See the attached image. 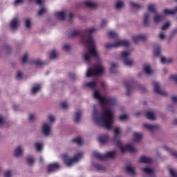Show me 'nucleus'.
Returning <instances> with one entry per match:
<instances>
[{"label":"nucleus","mask_w":177,"mask_h":177,"mask_svg":"<svg viewBox=\"0 0 177 177\" xmlns=\"http://www.w3.org/2000/svg\"><path fill=\"white\" fill-rule=\"evenodd\" d=\"M81 157H82V153L76 154L73 158L68 157V155L67 153H64L62 156L64 162L66 164V165H67V167H71V165H73L74 162H77V161H78V160H80Z\"/></svg>","instance_id":"5"},{"label":"nucleus","mask_w":177,"mask_h":177,"mask_svg":"<svg viewBox=\"0 0 177 177\" xmlns=\"http://www.w3.org/2000/svg\"><path fill=\"white\" fill-rule=\"evenodd\" d=\"M84 4L87 8H91V9H96L97 8V4L92 2V1H86Z\"/></svg>","instance_id":"28"},{"label":"nucleus","mask_w":177,"mask_h":177,"mask_svg":"<svg viewBox=\"0 0 177 177\" xmlns=\"http://www.w3.org/2000/svg\"><path fill=\"white\" fill-rule=\"evenodd\" d=\"M60 168V165L57 162L52 163L48 165L47 172L50 174V172H53V171H56V169H59Z\"/></svg>","instance_id":"12"},{"label":"nucleus","mask_w":177,"mask_h":177,"mask_svg":"<svg viewBox=\"0 0 177 177\" xmlns=\"http://www.w3.org/2000/svg\"><path fill=\"white\" fill-rule=\"evenodd\" d=\"M131 45V43H129V41L128 40H118L116 42L113 44H106L105 45L106 49H110L111 48H118L120 46H125L126 48H128Z\"/></svg>","instance_id":"7"},{"label":"nucleus","mask_w":177,"mask_h":177,"mask_svg":"<svg viewBox=\"0 0 177 177\" xmlns=\"http://www.w3.org/2000/svg\"><path fill=\"white\" fill-rule=\"evenodd\" d=\"M124 6V3L121 1H118L116 3L115 8L116 9H121Z\"/></svg>","instance_id":"43"},{"label":"nucleus","mask_w":177,"mask_h":177,"mask_svg":"<svg viewBox=\"0 0 177 177\" xmlns=\"http://www.w3.org/2000/svg\"><path fill=\"white\" fill-rule=\"evenodd\" d=\"M144 128L146 129H149V131H151V132H153V131H156V129H158L159 126L158 125H151L147 123L144 124Z\"/></svg>","instance_id":"20"},{"label":"nucleus","mask_w":177,"mask_h":177,"mask_svg":"<svg viewBox=\"0 0 177 177\" xmlns=\"http://www.w3.org/2000/svg\"><path fill=\"white\" fill-rule=\"evenodd\" d=\"M19 27V19L17 17L14 18L10 22V28L12 30H16Z\"/></svg>","instance_id":"18"},{"label":"nucleus","mask_w":177,"mask_h":177,"mask_svg":"<svg viewBox=\"0 0 177 177\" xmlns=\"http://www.w3.org/2000/svg\"><path fill=\"white\" fill-rule=\"evenodd\" d=\"M120 128L117 127L114 129L115 136L113 138V141H117L118 147L120 149L122 153H125L126 151H129L130 153H136V149H135L131 145H127L125 147L122 146L121 141L118 140V136H120Z\"/></svg>","instance_id":"3"},{"label":"nucleus","mask_w":177,"mask_h":177,"mask_svg":"<svg viewBox=\"0 0 177 177\" xmlns=\"http://www.w3.org/2000/svg\"><path fill=\"white\" fill-rule=\"evenodd\" d=\"M115 151H109L105 155H102L99 152L93 151V156L95 158L100 160V161H106L107 158H114L115 157Z\"/></svg>","instance_id":"6"},{"label":"nucleus","mask_w":177,"mask_h":177,"mask_svg":"<svg viewBox=\"0 0 177 177\" xmlns=\"http://www.w3.org/2000/svg\"><path fill=\"white\" fill-rule=\"evenodd\" d=\"M39 89H41V86L39 84H38L32 88V93H37V92H38V91H39Z\"/></svg>","instance_id":"41"},{"label":"nucleus","mask_w":177,"mask_h":177,"mask_svg":"<svg viewBox=\"0 0 177 177\" xmlns=\"http://www.w3.org/2000/svg\"><path fill=\"white\" fill-rule=\"evenodd\" d=\"M25 23H26V28H30L31 27V19H26Z\"/></svg>","instance_id":"47"},{"label":"nucleus","mask_w":177,"mask_h":177,"mask_svg":"<svg viewBox=\"0 0 177 177\" xmlns=\"http://www.w3.org/2000/svg\"><path fill=\"white\" fill-rule=\"evenodd\" d=\"M108 37H109V38H118V34H117V32H115L113 30H111L108 33Z\"/></svg>","instance_id":"38"},{"label":"nucleus","mask_w":177,"mask_h":177,"mask_svg":"<svg viewBox=\"0 0 177 177\" xmlns=\"http://www.w3.org/2000/svg\"><path fill=\"white\" fill-rule=\"evenodd\" d=\"M169 174H170L171 176L177 177V173L176 171H174V169H169Z\"/></svg>","instance_id":"50"},{"label":"nucleus","mask_w":177,"mask_h":177,"mask_svg":"<svg viewBox=\"0 0 177 177\" xmlns=\"http://www.w3.org/2000/svg\"><path fill=\"white\" fill-rule=\"evenodd\" d=\"M144 71L147 75H150L153 71H151V68L150 67V65L145 64L144 65Z\"/></svg>","instance_id":"30"},{"label":"nucleus","mask_w":177,"mask_h":177,"mask_svg":"<svg viewBox=\"0 0 177 177\" xmlns=\"http://www.w3.org/2000/svg\"><path fill=\"white\" fill-rule=\"evenodd\" d=\"M82 116V111L78 110L75 114L74 122H80V120H81Z\"/></svg>","instance_id":"23"},{"label":"nucleus","mask_w":177,"mask_h":177,"mask_svg":"<svg viewBox=\"0 0 177 177\" xmlns=\"http://www.w3.org/2000/svg\"><path fill=\"white\" fill-rule=\"evenodd\" d=\"M35 147H36L37 151H41V150H42V145H41V143H39V142H37L35 144Z\"/></svg>","instance_id":"48"},{"label":"nucleus","mask_w":177,"mask_h":177,"mask_svg":"<svg viewBox=\"0 0 177 177\" xmlns=\"http://www.w3.org/2000/svg\"><path fill=\"white\" fill-rule=\"evenodd\" d=\"M131 55V53L129 51H123L121 53V56L123 58L124 64L125 66H132L133 64V61L129 59L128 57Z\"/></svg>","instance_id":"9"},{"label":"nucleus","mask_w":177,"mask_h":177,"mask_svg":"<svg viewBox=\"0 0 177 177\" xmlns=\"http://www.w3.org/2000/svg\"><path fill=\"white\" fill-rule=\"evenodd\" d=\"M117 67H118V64H117L115 63H112L111 68H110V72L112 74H116V73H117Z\"/></svg>","instance_id":"34"},{"label":"nucleus","mask_w":177,"mask_h":177,"mask_svg":"<svg viewBox=\"0 0 177 177\" xmlns=\"http://www.w3.org/2000/svg\"><path fill=\"white\" fill-rule=\"evenodd\" d=\"M144 172L147 174V175H149L150 177H156L154 175V171H153V169H150L149 167H145L143 169Z\"/></svg>","instance_id":"25"},{"label":"nucleus","mask_w":177,"mask_h":177,"mask_svg":"<svg viewBox=\"0 0 177 177\" xmlns=\"http://www.w3.org/2000/svg\"><path fill=\"white\" fill-rule=\"evenodd\" d=\"M23 2H24V0H15L14 5H20V3H23Z\"/></svg>","instance_id":"57"},{"label":"nucleus","mask_w":177,"mask_h":177,"mask_svg":"<svg viewBox=\"0 0 177 177\" xmlns=\"http://www.w3.org/2000/svg\"><path fill=\"white\" fill-rule=\"evenodd\" d=\"M4 176L5 177H10L12 176V171L9 170L4 172Z\"/></svg>","instance_id":"55"},{"label":"nucleus","mask_w":177,"mask_h":177,"mask_svg":"<svg viewBox=\"0 0 177 177\" xmlns=\"http://www.w3.org/2000/svg\"><path fill=\"white\" fill-rule=\"evenodd\" d=\"M43 133L46 136H48L50 133V126L48 125L47 123H44L43 125Z\"/></svg>","instance_id":"17"},{"label":"nucleus","mask_w":177,"mask_h":177,"mask_svg":"<svg viewBox=\"0 0 177 177\" xmlns=\"http://www.w3.org/2000/svg\"><path fill=\"white\" fill-rule=\"evenodd\" d=\"M93 118L94 122L96 125H98V127H104V128H106L108 131L111 129V124H113L114 120L111 110L105 108L103 110V115H102V113L95 109L93 113Z\"/></svg>","instance_id":"2"},{"label":"nucleus","mask_w":177,"mask_h":177,"mask_svg":"<svg viewBox=\"0 0 177 177\" xmlns=\"http://www.w3.org/2000/svg\"><path fill=\"white\" fill-rule=\"evenodd\" d=\"M106 24H107V21L106 19H104L102 21L101 27H104Z\"/></svg>","instance_id":"61"},{"label":"nucleus","mask_w":177,"mask_h":177,"mask_svg":"<svg viewBox=\"0 0 177 177\" xmlns=\"http://www.w3.org/2000/svg\"><path fill=\"white\" fill-rule=\"evenodd\" d=\"M28 59V53H25L24 57L21 58V62L27 63Z\"/></svg>","instance_id":"45"},{"label":"nucleus","mask_w":177,"mask_h":177,"mask_svg":"<svg viewBox=\"0 0 177 177\" xmlns=\"http://www.w3.org/2000/svg\"><path fill=\"white\" fill-rule=\"evenodd\" d=\"M159 38L160 39H165V35L164 33H162V32L160 33Z\"/></svg>","instance_id":"62"},{"label":"nucleus","mask_w":177,"mask_h":177,"mask_svg":"<svg viewBox=\"0 0 177 177\" xmlns=\"http://www.w3.org/2000/svg\"><path fill=\"white\" fill-rule=\"evenodd\" d=\"M85 86H87L91 89H97V84L96 82H89L85 84Z\"/></svg>","instance_id":"26"},{"label":"nucleus","mask_w":177,"mask_h":177,"mask_svg":"<svg viewBox=\"0 0 177 177\" xmlns=\"http://www.w3.org/2000/svg\"><path fill=\"white\" fill-rule=\"evenodd\" d=\"M171 100L173 103H177V96L176 95H173L171 97Z\"/></svg>","instance_id":"60"},{"label":"nucleus","mask_w":177,"mask_h":177,"mask_svg":"<svg viewBox=\"0 0 177 177\" xmlns=\"http://www.w3.org/2000/svg\"><path fill=\"white\" fill-rule=\"evenodd\" d=\"M153 85L156 93H158V95H161L162 96H167V95H168L166 91L162 90L161 88H160V84L158 82H153Z\"/></svg>","instance_id":"10"},{"label":"nucleus","mask_w":177,"mask_h":177,"mask_svg":"<svg viewBox=\"0 0 177 177\" xmlns=\"http://www.w3.org/2000/svg\"><path fill=\"white\" fill-rule=\"evenodd\" d=\"M57 56H59V53L57 52H56V50H53L50 54V59H57Z\"/></svg>","instance_id":"36"},{"label":"nucleus","mask_w":177,"mask_h":177,"mask_svg":"<svg viewBox=\"0 0 177 177\" xmlns=\"http://www.w3.org/2000/svg\"><path fill=\"white\" fill-rule=\"evenodd\" d=\"M21 77H22V73H21V72L19 71L17 74L16 78L17 80H20V78H21Z\"/></svg>","instance_id":"59"},{"label":"nucleus","mask_w":177,"mask_h":177,"mask_svg":"<svg viewBox=\"0 0 177 177\" xmlns=\"http://www.w3.org/2000/svg\"><path fill=\"white\" fill-rule=\"evenodd\" d=\"M72 143H76L79 146H82V145H84V140H82V138L81 137H78L73 139Z\"/></svg>","instance_id":"29"},{"label":"nucleus","mask_w":177,"mask_h":177,"mask_svg":"<svg viewBox=\"0 0 177 177\" xmlns=\"http://www.w3.org/2000/svg\"><path fill=\"white\" fill-rule=\"evenodd\" d=\"M177 12V6L174 10L165 9L164 15H175Z\"/></svg>","instance_id":"31"},{"label":"nucleus","mask_w":177,"mask_h":177,"mask_svg":"<svg viewBox=\"0 0 177 177\" xmlns=\"http://www.w3.org/2000/svg\"><path fill=\"white\" fill-rule=\"evenodd\" d=\"M149 12H152V13H155V16L153 17L154 23H160V21H162L164 20V15H161L160 14H157V10H156V5L151 4L148 6Z\"/></svg>","instance_id":"8"},{"label":"nucleus","mask_w":177,"mask_h":177,"mask_svg":"<svg viewBox=\"0 0 177 177\" xmlns=\"http://www.w3.org/2000/svg\"><path fill=\"white\" fill-rule=\"evenodd\" d=\"M3 124H4L3 118H2V115H0V125H3Z\"/></svg>","instance_id":"64"},{"label":"nucleus","mask_w":177,"mask_h":177,"mask_svg":"<svg viewBox=\"0 0 177 177\" xmlns=\"http://www.w3.org/2000/svg\"><path fill=\"white\" fill-rule=\"evenodd\" d=\"M142 133H134V142H140L142 140Z\"/></svg>","instance_id":"32"},{"label":"nucleus","mask_w":177,"mask_h":177,"mask_svg":"<svg viewBox=\"0 0 177 177\" xmlns=\"http://www.w3.org/2000/svg\"><path fill=\"white\" fill-rule=\"evenodd\" d=\"M96 31L95 28L86 29L83 32L78 30H73L68 33L69 38H75L79 37L86 48H90L88 53H86L84 55V59L86 63L91 62V56L93 57H97V52H96V46L95 45V40L92 34Z\"/></svg>","instance_id":"1"},{"label":"nucleus","mask_w":177,"mask_h":177,"mask_svg":"<svg viewBox=\"0 0 177 177\" xmlns=\"http://www.w3.org/2000/svg\"><path fill=\"white\" fill-rule=\"evenodd\" d=\"M169 80H173L177 84V75H171L169 76Z\"/></svg>","instance_id":"51"},{"label":"nucleus","mask_w":177,"mask_h":177,"mask_svg":"<svg viewBox=\"0 0 177 177\" xmlns=\"http://www.w3.org/2000/svg\"><path fill=\"white\" fill-rule=\"evenodd\" d=\"M26 161H27L28 164H29V165L34 164V162H35L34 157H32V156L28 157V158L26 159Z\"/></svg>","instance_id":"42"},{"label":"nucleus","mask_w":177,"mask_h":177,"mask_svg":"<svg viewBox=\"0 0 177 177\" xmlns=\"http://www.w3.org/2000/svg\"><path fill=\"white\" fill-rule=\"evenodd\" d=\"M55 16L59 20H66V17H67V14L64 11L57 12H55Z\"/></svg>","instance_id":"19"},{"label":"nucleus","mask_w":177,"mask_h":177,"mask_svg":"<svg viewBox=\"0 0 177 177\" xmlns=\"http://www.w3.org/2000/svg\"><path fill=\"white\" fill-rule=\"evenodd\" d=\"M94 97L95 99H97L98 100H100L101 106L102 104H104V100L106 99V97H102V94H100V93L97 90H95L94 91Z\"/></svg>","instance_id":"13"},{"label":"nucleus","mask_w":177,"mask_h":177,"mask_svg":"<svg viewBox=\"0 0 177 177\" xmlns=\"http://www.w3.org/2000/svg\"><path fill=\"white\" fill-rule=\"evenodd\" d=\"M140 162H143L144 164H151L153 160L150 158H147L146 156H141L140 158Z\"/></svg>","instance_id":"21"},{"label":"nucleus","mask_w":177,"mask_h":177,"mask_svg":"<svg viewBox=\"0 0 177 177\" xmlns=\"http://www.w3.org/2000/svg\"><path fill=\"white\" fill-rule=\"evenodd\" d=\"M145 118L147 120H151V121H154L156 120V115L153 112L149 111L145 114Z\"/></svg>","instance_id":"27"},{"label":"nucleus","mask_w":177,"mask_h":177,"mask_svg":"<svg viewBox=\"0 0 177 177\" xmlns=\"http://www.w3.org/2000/svg\"><path fill=\"white\" fill-rule=\"evenodd\" d=\"M161 63H162V64H165V63H172V58H170L169 59H167L165 57H162L161 59Z\"/></svg>","instance_id":"39"},{"label":"nucleus","mask_w":177,"mask_h":177,"mask_svg":"<svg viewBox=\"0 0 177 177\" xmlns=\"http://www.w3.org/2000/svg\"><path fill=\"white\" fill-rule=\"evenodd\" d=\"M147 39V36L144 35H140L134 36L133 37V41L134 44H138L139 41H146Z\"/></svg>","instance_id":"15"},{"label":"nucleus","mask_w":177,"mask_h":177,"mask_svg":"<svg viewBox=\"0 0 177 177\" xmlns=\"http://www.w3.org/2000/svg\"><path fill=\"white\" fill-rule=\"evenodd\" d=\"M35 118V115L34 114H30L29 116V121H32Z\"/></svg>","instance_id":"63"},{"label":"nucleus","mask_w":177,"mask_h":177,"mask_svg":"<svg viewBox=\"0 0 177 177\" xmlns=\"http://www.w3.org/2000/svg\"><path fill=\"white\" fill-rule=\"evenodd\" d=\"M48 120L50 121V122H54L55 121V116L53 115H50L48 116Z\"/></svg>","instance_id":"58"},{"label":"nucleus","mask_w":177,"mask_h":177,"mask_svg":"<svg viewBox=\"0 0 177 177\" xmlns=\"http://www.w3.org/2000/svg\"><path fill=\"white\" fill-rule=\"evenodd\" d=\"M115 103H117V101L115 99L112 98H106L105 97V100L104 101V104L101 105L102 107H104L106 105L108 104V106H115Z\"/></svg>","instance_id":"14"},{"label":"nucleus","mask_w":177,"mask_h":177,"mask_svg":"<svg viewBox=\"0 0 177 177\" xmlns=\"http://www.w3.org/2000/svg\"><path fill=\"white\" fill-rule=\"evenodd\" d=\"M46 12V9L45 8H41L39 12H38V16H42L44 13Z\"/></svg>","instance_id":"54"},{"label":"nucleus","mask_w":177,"mask_h":177,"mask_svg":"<svg viewBox=\"0 0 177 177\" xmlns=\"http://www.w3.org/2000/svg\"><path fill=\"white\" fill-rule=\"evenodd\" d=\"M98 142H100V143H101L102 145L107 143V142H109V135L104 134L100 136L98 138Z\"/></svg>","instance_id":"16"},{"label":"nucleus","mask_w":177,"mask_h":177,"mask_svg":"<svg viewBox=\"0 0 177 177\" xmlns=\"http://www.w3.org/2000/svg\"><path fill=\"white\" fill-rule=\"evenodd\" d=\"M130 5L132 8H135L136 9H140V8H142V6L133 1L130 2Z\"/></svg>","instance_id":"40"},{"label":"nucleus","mask_w":177,"mask_h":177,"mask_svg":"<svg viewBox=\"0 0 177 177\" xmlns=\"http://www.w3.org/2000/svg\"><path fill=\"white\" fill-rule=\"evenodd\" d=\"M119 120H120V121H125L126 120H128V115H122L121 116H120Z\"/></svg>","instance_id":"49"},{"label":"nucleus","mask_w":177,"mask_h":177,"mask_svg":"<svg viewBox=\"0 0 177 177\" xmlns=\"http://www.w3.org/2000/svg\"><path fill=\"white\" fill-rule=\"evenodd\" d=\"M104 73V68L99 64L93 68H90L87 71L86 77L88 78L91 77H99Z\"/></svg>","instance_id":"4"},{"label":"nucleus","mask_w":177,"mask_h":177,"mask_svg":"<svg viewBox=\"0 0 177 177\" xmlns=\"http://www.w3.org/2000/svg\"><path fill=\"white\" fill-rule=\"evenodd\" d=\"M161 53V46L158 44H155L153 47V56H158Z\"/></svg>","instance_id":"22"},{"label":"nucleus","mask_w":177,"mask_h":177,"mask_svg":"<svg viewBox=\"0 0 177 177\" xmlns=\"http://www.w3.org/2000/svg\"><path fill=\"white\" fill-rule=\"evenodd\" d=\"M95 167L96 169H98V171H104L106 169V167H104L102 165L97 164V165H95Z\"/></svg>","instance_id":"44"},{"label":"nucleus","mask_w":177,"mask_h":177,"mask_svg":"<svg viewBox=\"0 0 177 177\" xmlns=\"http://www.w3.org/2000/svg\"><path fill=\"white\" fill-rule=\"evenodd\" d=\"M69 77L73 81H75V80L77 79V76H75V74H74V73H69Z\"/></svg>","instance_id":"56"},{"label":"nucleus","mask_w":177,"mask_h":177,"mask_svg":"<svg viewBox=\"0 0 177 177\" xmlns=\"http://www.w3.org/2000/svg\"><path fill=\"white\" fill-rule=\"evenodd\" d=\"M62 109H67L68 107V104L66 102H63L60 104Z\"/></svg>","instance_id":"52"},{"label":"nucleus","mask_w":177,"mask_h":177,"mask_svg":"<svg viewBox=\"0 0 177 177\" xmlns=\"http://www.w3.org/2000/svg\"><path fill=\"white\" fill-rule=\"evenodd\" d=\"M149 17H150V15L149 13H145L144 15L143 24L145 27L149 24Z\"/></svg>","instance_id":"35"},{"label":"nucleus","mask_w":177,"mask_h":177,"mask_svg":"<svg viewBox=\"0 0 177 177\" xmlns=\"http://www.w3.org/2000/svg\"><path fill=\"white\" fill-rule=\"evenodd\" d=\"M124 86L127 88V96H131L132 92V88H133V81L129 80L124 82Z\"/></svg>","instance_id":"11"},{"label":"nucleus","mask_w":177,"mask_h":177,"mask_svg":"<svg viewBox=\"0 0 177 177\" xmlns=\"http://www.w3.org/2000/svg\"><path fill=\"white\" fill-rule=\"evenodd\" d=\"M15 157H20L21 156H23V149H21V147H17L15 149Z\"/></svg>","instance_id":"33"},{"label":"nucleus","mask_w":177,"mask_h":177,"mask_svg":"<svg viewBox=\"0 0 177 177\" xmlns=\"http://www.w3.org/2000/svg\"><path fill=\"white\" fill-rule=\"evenodd\" d=\"M126 171L128 174H131V175H135V169L131 166H127Z\"/></svg>","instance_id":"37"},{"label":"nucleus","mask_w":177,"mask_h":177,"mask_svg":"<svg viewBox=\"0 0 177 177\" xmlns=\"http://www.w3.org/2000/svg\"><path fill=\"white\" fill-rule=\"evenodd\" d=\"M169 26H171V23L167 22L166 24H165L162 26L161 30H162L163 31H165V30H167V28H169Z\"/></svg>","instance_id":"46"},{"label":"nucleus","mask_w":177,"mask_h":177,"mask_svg":"<svg viewBox=\"0 0 177 177\" xmlns=\"http://www.w3.org/2000/svg\"><path fill=\"white\" fill-rule=\"evenodd\" d=\"M63 49L66 50V52H68L70 49H71V46L68 44H65L63 47Z\"/></svg>","instance_id":"53"},{"label":"nucleus","mask_w":177,"mask_h":177,"mask_svg":"<svg viewBox=\"0 0 177 177\" xmlns=\"http://www.w3.org/2000/svg\"><path fill=\"white\" fill-rule=\"evenodd\" d=\"M30 64H35V66H37L38 67L41 66H45L46 64V62H42L40 59H36L32 60L30 62Z\"/></svg>","instance_id":"24"}]
</instances>
